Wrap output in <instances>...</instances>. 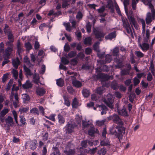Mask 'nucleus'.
Instances as JSON below:
<instances>
[{
  "mask_svg": "<svg viewBox=\"0 0 155 155\" xmlns=\"http://www.w3.org/2000/svg\"><path fill=\"white\" fill-rule=\"evenodd\" d=\"M97 61L98 63L97 65L98 66L97 68L95 69L96 72L97 73V77L98 79H101V83H103V81H107L108 80L110 79V77L107 75L101 73V72L102 71H108V67L107 65L102 64L103 62H104V61H103L102 60H97Z\"/></svg>",
  "mask_w": 155,
  "mask_h": 155,
  "instance_id": "1",
  "label": "nucleus"
},
{
  "mask_svg": "<svg viewBox=\"0 0 155 155\" xmlns=\"http://www.w3.org/2000/svg\"><path fill=\"white\" fill-rule=\"evenodd\" d=\"M143 36H139L138 39V44L139 46L144 52L148 50L149 48L150 40L149 39L150 31L147 29L145 34H143Z\"/></svg>",
  "mask_w": 155,
  "mask_h": 155,
  "instance_id": "2",
  "label": "nucleus"
},
{
  "mask_svg": "<svg viewBox=\"0 0 155 155\" xmlns=\"http://www.w3.org/2000/svg\"><path fill=\"white\" fill-rule=\"evenodd\" d=\"M146 5L149 6V8L151 9V13L148 12L146 18V21L147 25H149L154 20L155 17V10L153 9V6L151 3V0H143Z\"/></svg>",
  "mask_w": 155,
  "mask_h": 155,
  "instance_id": "3",
  "label": "nucleus"
},
{
  "mask_svg": "<svg viewBox=\"0 0 155 155\" xmlns=\"http://www.w3.org/2000/svg\"><path fill=\"white\" fill-rule=\"evenodd\" d=\"M77 74L76 73L72 71H68L66 73L67 76L71 75L68 78L66 79V80H68L69 82L72 81L73 85L77 88L80 87L82 85V83L80 81L76 80L75 76H77Z\"/></svg>",
  "mask_w": 155,
  "mask_h": 155,
  "instance_id": "4",
  "label": "nucleus"
},
{
  "mask_svg": "<svg viewBox=\"0 0 155 155\" xmlns=\"http://www.w3.org/2000/svg\"><path fill=\"white\" fill-rule=\"evenodd\" d=\"M8 25H6L4 29V31L6 35H8V38L9 41H7L6 44L7 46H10L13 45L12 43L14 41V37L11 31L8 29Z\"/></svg>",
  "mask_w": 155,
  "mask_h": 155,
  "instance_id": "5",
  "label": "nucleus"
},
{
  "mask_svg": "<svg viewBox=\"0 0 155 155\" xmlns=\"http://www.w3.org/2000/svg\"><path fill=\"white\" fill-rule=\"evenodd\" d=\"M126 13L132 27L133 25L136 28H137V24L135 19L134 17L132 11H130L128 13L127 11H126Z\"/></svg>",
  "mask_w": 155,
  "mask_h": 155,
  "instance_id": "6",
  "label": "nucleus"
},
{
  "mask_svg": "<svg viewBox=\"0 0 155 155\" xmlns=\"http://www.w3.org/2000/svg\"><path fill=\"white\" fill-rule=\"evenodd\" d=\"M114 97L113 96L108 94L107 95L106 99L104 100V101L105 103L107 106L111 109L113 108Z\"/></svg>",
  "mask_w": 155,
  "mask_h": 155,
  "instance_id": "7",
  "label": "nucleus"
},
{
  "mask_svg": "<svg viewBox=\"0 0 155 155\" xmlns=\"http://www.w3.org/2000/svg\"><path fill=\"white\" fill-rule=\"evenodd\" d=\"M109 120H112L114 122L122 126L123 125V122L120 118L119 116L116 114H114L108 117Z\"/></svg>",
  "mask_w": 155,
  "mask_h": 155,
  "instance_id": "8",
  "label": "nucleus"
},
{
  "mask_svg": "<svg viewBox=\"0 0 155 155\" xmlns=\"http://www.w3.org/2000/svg\"><path fill=\"white\" fill-rule=\"evenodd\" d=\"M76 126L73 124L68 122L64 127V129L67 134H71L74 131V128Z\"/></svg>",
  "mask_w": 155,
  "mask_h": 155,
  "instance_id": "9",
  "label": "nucleus"
},
{
  "mask_svg": "<svg viewBox=\"0 0 155 155\" xmlns=\"http://www.w3.org/2000/svg\"><path fill=\"white\" fill-rule=\"evenodd\" d=\"M70 22L72 24V26H71V25L69 23H64V25L65 26L66 30L68 31H70L72 28H76V22L74 20H70Z\"/></svg>",
  "mask_w": 155,
  "mask_h": 155,
  "instance_id": "10",
  "label": "nucleus"
},
{
  "mask_svg": "<svg viewBox=\"0 0 155 155\" xmlns=\"http://www.w3.org/2000/svg\"><path fill=\"white\" fill-rule=\"evenodd\" d=\"M8 46L9 47H8L6 49L4 52L3 56L5 60L9 58V56L13 49V45Z\"/></svg>",
  "mask_w": 155,
  "mask_h": 155,
  "instance_id": "11",
  "label": "nucleus"
},
{
  "mask_svg": "<svg viewBox=\"0 0 155 155\" xmlns=\"http://www.w3.org/2000/svg\"><path fill=\"white\" fill-rule=\"evenodd\" d=\"M116 129L118 130L119 133L116 134L115 135L120 142V140L122 139L123 137L122 133L125 132V128L121 126L120 127H117Z\"/></svg>",
  "mask_w": 155,
  "mask_h": 155,
  "instance_id": "12",
  "label": "nucleus"
},
{
  "mask_svg": "<svg viewBox=\"0 0 155 155\" xmlns=\"http://www.w3.org/2000/svg\"><path fill=\"white\" fill-rule=\"evenodd\" d=\"M94 34L95 35V37L98 39H101L104 38L105 34L101 31L94 28L93 30Z\"/></svg>",
  "mask_w": 155,
  "mask_h": 155,
  "instance_id": "13",
  "label": "nucleus"
},
{
  "mask_svg": "<svg viewBox=\"0 0 155 155\" xmlns=\"http://www.w3.org/2000/svg\"><path fill=\"white\" fill-rule=\"evenodd\" d=\"M124 27L126 29L127 33L132 36L133 35V31L129 24L125 21H123Z\"/></svg>",
  "mask_w": 155,
  "mask_h": 155,
  "instance_id": "14",
  "label": "nucleus"
},
{
  "mask_svg": "<svg viewBox=\"0 0 155 155\" xmlns=\"http://www.w3.org/2000/svg\"><path fill=\"white\" fill-rule=\"evenodd\" d=\"M6 124L8 127H12L14 124L13 118L11 116H8L5 119Z\"/></svg>",
  "mask_w": 155,
  "mask_h": 155,
  "instance_id": "15",
  "label": "nucleus"
},
{
  "mask_svg": "<svg viewBox=\"0 0 155 155\" xmlns=\"http://www.w3.org/2000/svg\"><path fill=\"white\" fill-rule=\"evenodd\" d=\"M96 106L97 107H99V110L101 111V115L105 114L106 113V111L107 109V107L103 105H99L98 104H96Z\"/></svg>",
  "mask_w": 155,
  "mask_h": 155,
  "instance_id": "16",
  "label": "nucleus"
},
{
  "mask_svg": "<svg viewBox=\"0 0 155 155\" xmlns=\"http://www.w3.org/2000/svg\"><path fill=\"white\" fill-rule=\"evenodd\" d=\"M74 125L76 126H81V122L82 119L81 116L77 115L75 117Z\"/></svg>",
  "mask_w": 155,
  "mask_h": 155,
  "instance_id": "17",
  "label": "nucleus"
},
{
  "mask_svg": "<svg viewBox=\"0 0 155 155\" xmlns=\"http://www.w3.org/2000/svg\"><path fill=\"white\" fill-rule=\"evenodd\" d=\"M12 91L10 95V99L11 100H13V99L14 96V98L15 101H19V98L18 97V94L17 92L13 93L14 88H12Z\"/></svg>",
  "mask_w": 155,
  "mask_h": 155,
  "instance_id": "18",
  "label": "nucleus"
},
{
  "mask_svg": "<svg viewBox=\"0 0 155 155\" xmlns=\"http://www.w3.org/2000/svg\"><path fill=\"white\" fill-rule=\"evenodd\" d=\"M36 92L38 95L42 96L45 94L46 91L43 88L38 87L36 89Z\"/></svg>",
  "mask_w": 155,
  "mask_h": 155,
  "instance_id": "19",
  "label": "nucleus"
},
{
  "mask_svg": "<svg viewBox=\"0 0 155 155\" xmlns=\"http://www.w3.org/2000/svg\"><path fill=\"white\" fill-rule=\"evenodd\" d=\"M116 36V31H114L109 34L108 35L106 36L105 38L106 39L111 40L115 38Z\"/></svg>",
  "mask_w": 155,
  "mask_h": 155,
  "instance_id": "20",
  "label": "nucleus"
},
{
  "mask_svg": "<svg viewBox=\"0 0 155 155\" xmlns=\"http://www.w3.org/2000/svg\"><path fill=\"white\" fill-rule=\"evenodd\" d=\"M138 21L141 22L142 26V33L143 34H145V27L146 24L145 21L142 18H139L138 19Z\"/></svg>",
  "mask_w": 155,
  "mask_h": 155,
  "instance_id": "21",
  "label": "nucleus"
},
{
  "mask_svg": "<svg viewBox=\"0 0 155 155\" xmlns=\"http://www.w3.org/2000/svg\"><path fill=\"white\" fill-rule=\"evenodd\" d=\"M100 144L101 146H108L110 145V142L106 138H102Z\"/></svg>",
  "mask_w": 155,
  "mask_h": 155,
  "instance_id": "22",
  "label": "nucleus"
},
{
  "mask_svg": "<svg viewBox=\"0 0 155 155\" xmlns=\"http://www.w3.org/2000/svg\"><path fill=\"white\" fill-rule=\"evenodd\" d=\"M33 81L34 82L37 84L40 83L39 81V76L38 74L35 73L33 75Z\"/></svg>",
  "mask_w": 155,
  "mask_h": 155,
  "instance_id": "23",
  "label": "nucleus"
},
{
  "mask_svg": "<svg viewBox=\"0 0 155 155\" xmlns=\"http://www.w3.org/2000/svg\"><path fill=\"white\" fill-rule=\"evenodd\" d=\"M118 111L119 114L122 116H127V113L126 110V109L125 107H124L121 110L118 109Z\"/></svg>",
  "mask_w": 155,
  "mask_h": 155,
  "instance_id": "24",
  "label": "nucleus"
},
{
  "mask_svg": "<svg viewBox=\"0 0 155 155\" xmlns=\"http://www.w3.org/2000/svg\"><path fill=\"white\" fill-rule=\"evenodd\" d=\"M31 87V82L29 81H27L25 84L22 85V87L24 89L29 88Z\"/></svg>",
  "mask_w": 155,
  "mask_h": 155,
  "instance_id": "25",
  "label": "nucleus"
},
{
  "mask_svg": "<svg viewBox=\"0 0 155 155\" xmlns=\"http://www.w3.org/2000/svg\"><path fill=\"white\" fill-rule=\"evenodd\" d=\"M98 132L97 129L94 127H91L88 130V134L90 135L93 136L95 133H97Z\"/></svg>",
  "mask_w": 155,
  "mask_h": 155,
  "instance_id": "26",
  "label": "nucleus"
},
{
  "mask_svg": "<svg viewBox=\"0 0 155 155\" xmlns=\"http://www.w3.org/2000/svg\"><path fill=\"white\" fill-rule=\"evenodd\" d=\"M13 65L15 68H17L19 64V61L18 58L12 60Z\"/></svg>",
  "mask_w": 155,
  "mask_h": 155,
  "instance_id": "27",
  "label": "nucleus"
},
{
  "mask_svg": "<svg viewBox=\"0 0 155 155\" xmlns=\"http://www.w3.org/2000/svg\"><path fill=\"white\" fill-rule=\"evenodd\" d=\"M52 150L53 152L51 154V155H60L58 148L56 147H53Z\"/></svg>",
  "mask_w": 155,
  "mask_h": 155,
  "instance_id": "28",
  "label": "nucleus"
},
{
  "mask_svg": "<svg viewBox=\"0 0 155 155\" xmlns=\"http://www.w3.org/2000/svg\"><path fill=\"white\" fill-rule=\"evenodd\" d=\"M87 140H85L82 141L81 143L82 147H80V151L81 152V153H82V152H83V151L82 150H83V148H86L87 147Z\"/></svg>",
  "mask_w": 155,
  "mask_h": 155,
  "instance_id": "29",
  "label": "nucleus"
},
{
  "mask_svg": "<svg viewBox=\"0 0 155 155\" xmlns=\"http://www.w3.org/2000/svg\"><path fill=\"white\" fill-rule=\"evenodd\" d=\"M64 153L67 155H73L75 153V150H74L71 149H69L68 150L66 149L64 150Z\"/></svg>",
  "mask_w": 155,
  "mask_h": 155,
  "instance_id": "30",
  "label": "nucleus"
},
{
  "mask_svg": "<svg viewBox=\"0 0 155 155\" xmlns=\"http://www.w3.org/2000/svg\"><path fill=\"white\" fill-rule=\"evenodd\" d=\"M91 38L90 37H87L85 38L84 41V43L85 44L88 45H90L91 44Z\"/></svg>",
  "mask_w": 155,
  "mask_h": 155,
  "instance_id": "31",
  "label": "nucleus"
},
{
  "mask_svg": "<svg viewBox=\"0 0 155 155\" xmlns=\"http://www.w3.org/2000/svg\"><path fill=\"white\" fill-rule=\"evenodd\" d=\"M119 48L118 47H115L113 49V55L117 57L119 55Z\"/></svg>",
  "mask_w": 155,
  "mask_h": 155,
  "instance_id": "32",
  "label": "nucleus"
},
{
  "mask_svg": "<svg viewBox=\"0 0 155 155\" xmlns=\"http://www.w3.org/2000/svg\"><path fill=\"white\" fill-rule=\"evenodd\" d=\"M56 83L57 85L60 87L63 86L64 84V81L63 79L62 78H59L56 81Z\"/></svg>",
  "mask_w": 155,
  "mask_h": 155,
  "instance_id": "33",
  "label": "nucleus"
},
{
  "mask_svg": "<svg viewBox=\"0 0 155 155\" xmlns=\"http://www.w3.org/2000/svg\"><path fill=\"white\" fill-rule=\"evenodd\" d=\"M105 88L104 86L98 87L96 90L97 93L99 94H101L103 92Z\"/></svg>",
  "mask_w": 155,
  "mask_h": 155,
  "instance_id": "34",
  "label": "nucleus"
},
{
  "mask_svg": "<svg viewBox=\"0 0 155 155\" xmlns=\"http://www.w3.org/2000/svg\"><path fill=\"white\" fill-rule=\"evenodd\" d=\"M36 141V140L32 141L30 145L31 149L33 150L35 149L37 147Z\"/></svg>",
  "mask_w": 155,
  "mask_h": 155,
  "instance_id": "35",
  "label": "nucleus"
},
{
  "mask_svg": "<svg viewBox=\"0 0 155 155\" xmlns=\"http://www.w3.org/2000/svg\"><path fill=\"white\" fill-rule=\"evenodd\" d=\"M80 105V104H79L77 99L76 98H74L72 102L73 107L76 108L78 106Z\"/></svg>",
  "mask_w": 155,
  "mask_h": 155,
  "instance_id": "36",
  "label": "nucleus"
},
{
  "mask_svg": "<svg viewBox=\"0 0 155 155\" xmlns=\"http://www.w3.org/2000/svg\"><path fill=\"white\" fill-rule=\"evenodd\" d=\"M82 94L85 97H87L90 94V91L87 89H84L82 91Z\"/></svg>",
  "mask_w": 155,
  "mask_h": 155,
  "instance_id": "37",
  "label": "nucleus"
},
{
  "mask_svg": "<svg viewBox=\"0 0 155 155\" xmlns=\"http://www.w3.org/2000/svg\"><path fill=\"white\" fill-rule=\"evenodd\" d=\"M58 118L59 123L61 124H64L65 122V120L63 117L61 115L59 114L58 115Z\"/></svg>",
  "mask_w": 155,
  "mask_h": 155,
  "instance_id": "38",
  "label": "nucleus"
},
{
  "mask_svg": "<svg viewBox=\"0 0 155 155\" xmlns=\"http://www.w3.org/2000/svg\"><path fill=\"white\" fill-rule=\"evenodd\" d=\"M97 150V147L93 148L91 149H90L88 152L87 151H85V150H84V152L86 153H89L91 154H93L95 153Z\"/></svg>",
  "mask_w": 155,
  "mask_h": 155,
  "instance_id": "39",
  "label": "nucleus"
},
{
  "mask_svg": "<svg viewBox=\"0 0 155 155\" xmlns=\"http://www.w3.org/2000/svg\"><path fill=\"white\" fill-rule=\"evenodd\" d=\"M19 77L20 79L18 80V85L19 86H21V81L22 80L23 76L22 74V71L21 70L19 72Z\"/></svg>",
  "mask_w": 155,
  "mask_h": 155,
  "instance_id": "40",
  "label": "nucleus"
},
{
  "mask_svg": "<svg viewBox=\"0 0 155 155\" xmlns=\"http://www.w3.org/2000/svg\"><path fill=\"white\" fill-rule=\"evenodd\" d=\"M111 87L114 90L118 88L117 84L116 81H113L111 84Z\"/></svg>",
  "mask_w": 155,
  "mask_h": 155,
  "instance_id": "41",
  "label": "nucleus"
},
{
  "mask_svg": "<svg viewBox=\"0 0 155 155\" xmlns=\"http://www.w3.org/2000/svg\"><path fill=\"white\" fill-rule=\"evenodd\" d=\"M63 97L64 99V104L68 107H69L70 105V103L69 100L68 98L65 96H64Z\"/></svg>",
  "mask_w": 155,
  "mask_h": 155,
  "instance_id": "42",
  "label": "nucleus"
},
{
  "mask_svg": "<svg viewBox=\"0 0 155 155\" xmlns=\"http://www.w3.org/2000/svg\"><path fill=\"white\" fill-rule=\"evenodd\" d=\"M71 0H64L63 1L62 7L64 8L67 7L69 5L68 2L70 1Z\"/></svg>",
  "mask_w": 155,
  "mask_h": 155,
  "instance_id": "43",
  "label": "nucleus"
},
{
  "mask_svg": "<svg viewBox=\"0 0 155 155\" xmlns=\"http://www.w3.org/2000/svg\"><path fill=\"white\" fill-rule=\"evenodd\" d=\"M12 73L14 78L15 80L17 79L18 76V72L15 69H13L12 71Z\"/></svg>",
  "mask_w": 155,
  "mask_h": 155,
  "instance_id": "44",
  "label": "nucleus"
},
{
  "mask_svg": "<svg viewBox=\"0 0 155 155\" xmlns=\"http://www.w3.org/2000/svg\"><path fill=\"white\" fill-rule=\"evenodd\" d=\"M12 113L13 115V117L14 118L15 122L17 124L18 123V121L17 113L16 112L15 110H13L12 111Z\"/></svg>",
  "mask_w": 155,
  "mask_h": 155,
  "instance_id": "45",
  "label": "nucleus"
},
{
  "mask_svg": "<svg viewBox=\"0 0 155 155\" xmlns=\"http://www.w3.org/2000/svg\"><path fill=\"white\" fill-rule=\"evenodd\" d=\"M8 111L9 110L8 109L4 108L1 112V115L2 117L4 116L8 112Z\"/></svg>",
  "mask_w": 155,
  "mask_h": 155,
  "instance_id": "46",
  "label": "nucleus"
},
{
  "mask_svg": "<svg viewBox=\"0 0 155 155\" xmlns=\"http://www.w3.org/2000/svg\"><path fill=\"white\" fill-rule=\"evenodd\" d=\"M25 46L27 50H30L32 48V46L31 43L29 42L25 43Z\"/></svg>",
  "mask_w": 155,
  "mask_h": 155,
  "instance_id": "47",
  "label": "nucleus"
},
{
  "mask_svg": "<svg viewBox=\"0 0 155 155\" xmlns=\"http://www.w3.org/2000/svg\"><path fill=\"white\" fill-rule=\"evenodd\" d=\"M129 71L127 69L121 70L120 71V74L121 75H127L129 74Z\"/></svg>",
  "mask_w": 155,
  "mask_h": 155,
  "instance_id": "48",
  "label": "nucleus"
},
{
  "mask_svg": "<svg viewBox=\"0 0 155 155\" xmlns=\"http://www.w3.org/2000/svg\"><path fill=\"white\" fill-rule=\"evenodd\" d=\"M67 90L68 92L71 94H73L74 93V90L71 86H68Z\"/></svg>",
  "mask_w": 155,
  "mask_h": 155,
  "instance_id": "49",
  "label": "nucleus"
},
{
  "mask_svg": "<svg viewBox=\"0 0 155 155\" xmlns=\"http://www.w3.org/2000/svg\"><path fill=\"white\" fill-rule=\"evenodd\" d=\"M105 63H109L110 62L111 60V56L109 54L106 55Z\"/></svg>",
  "mask_w": 155,
  "mask_h": 155,
  "instance_id": "50",
  "label": "nucleus"
},
{
  "mask_svg": "<svg viewBox=\"0 0 155 155\" xmlns=\"http://www.w3.org/2000/svg\"><path fill=\"white\" fill-rule=\"evenodd\" d=\"M99 42H97L95 43L93 46V47L94 50H95L97 52L99 51Z\"/></svg>",
  "mask_w": 155,
  "mask_h": 155,
  "instance_id": "51",
  "label": "nucleus"
},
{
  "mask_svg": "<svg viewBox=\"0 0 155 155\" xmlns=\"http://www.w3.org/2000/svg\"><path fill=\"white\" fill-rule=\"evenodd\" d=\"M24 68L25 71L27 74L29 75H31V73L30 70L27 68L25 64L24 65Z\"/></svg>",
  "mask_w": 155,
  "mask_h": 155,
  "instance_id": "52",
  "label": "nucleus"
},
{
  "mask_svg": "<svg viewBox=\"0 0 155 155\" xmlns=\"http://www.w3.org/2000/svg\"><path fill=\"white\" fill-rule=\"evenodd\" d=\"M20 118V121L21 124L24 125L26 123V120L25 118H24L23 116H20L19 117Z\"/></svg>",
  "mask_w": 155,
  "mask_h": 155,
  "instance_id": "53",
  "label": "nucleus"
},
{
  "mask_svg": "<svg viewBox=\"0 0 155 155\" xmlns=\"http://www.w3.org/2000/svg\"><path fill=\"white\" fill-rule=\"evenodd\" d=\"M24 101H28L30 99L29 96L26 94H23L22 95Z\"/></svg>",
  "mask_w": 155,
  "mask_h": 155,
  "instance_id": "54",
  "label": "nucleus"
},
{
  "mask_svg": "<svg viewBox=\"0 0 155 155\" xmlns=\"http://www.w3.org/2000/svg\"><path fill=\"white\" fill-rule=\"evenodd\" d=\"M139 0H132V7L134 9H135L136 8V5L138 2Z\"/></svg>",
  "mask_w": 155,
  "mask_h": 155,
  "instance_id": "55",
  "label": "nucleus"
},
{
  "mask_svg": "<svg viewBox=\"0 0 155 155\" xmlns=\"http://www.w3.org/2000/svg\"><path fill=\"white\" fill-rule=\"evenodd\" d=\"M91 24L90 23H87L86 25V29L87 32L90 33L91 30Z\"/></svg>",
  "mask_w": 155,
  "mask_h": 155,
  "instance_id": "56",
  "label": "nucleus"
},
{
  "mask_svg": "<svg viewBox=\"0 0 155 155\" xmlns=\"http://www.w3.org/2000/svg\"><path fill=\"white\" fill-rule=\"evenodd\" d=\"M76 55V52L75 51H72L70 52L68 54V56L70 58L74 57Z\"/></svg>",
  "mask_w": 155,
  "mask_h": 155,
  "instance_id": "57",
  "label": "nucleus"
},
{
  "mask_svg": "<svg viewBox=\"0 0 155 155\" xmlns=\"http://www.w3.org/2000/svg\"><path fill=\"white\" fill-rule=\"evenodd\" d=\"M56 115L55 114H51L49 116H46V117L52 121H55V119L54 117Z\"/></svg>",
  "mask_w": 155,
  "mask_h": 155,
  "instance_id": "58",
  "label": "nucleus"
},
{
  "mask_svg": "<svg viewBox=\"0 0 155 155\" xmlns=\"http://www.w3.org/2000/svg\"><path fill=\"white\" fill-rule=\"evenodd\" d=\"M149 69L150 71H151L153 75L154 74V70L153 64V62H151L150 64V65L149 68Z\"/></svg>",
  "mask_w": 155,
  "mask_h": 155,
  "instance_id": "59",
  "label": "nucleus"
},
{
  "mask_svg": "<svg viewBox=\"0 0 155 155\" xmlns=\"http://www.w3.org/2000/svg\"><path fill=\"white\" fill-rule=\"evenodd\" d=\"M135 54L138 58H142L144 56V54L140 51H136L135 52Z\"/></svg>",
  "mask_w": 155,
  "mask_h": 155,
  "instance_id": "60",
  "label": "nucleus"
},
{
  "mask_svg": "<svg viewBox=\"0 0 155 155\" xmlns=\"http://www.w3.org/2000/svg\"><path fill=\"white\" fill-rule=\"evenodd\" d=\"M98 153L99 155H104L106 153L105 150L104 148H102L98 151Z\"/></svg>",
  "mask_w": 155,
  "mask_h": 155,
  "instance_id": "61",
  "label": "nucleus"
},
{
  "mask_svg": "<svg viewBox=\"0 0 155 155\" xmlns=\"http://www.w3.org/2000/svg\"><path fill=\"white\" fill-rule=\"evenodd\" d=\"M61 62L64 64H68L69 62V61L66 58L64 57H62L61 58Z\"/></svg>",
  "mask_w": 155,
  "mask_h": 155,
  "instance_id": "62",
  "label": "nucleus"
},
{
  "mask_svg": "<svg viewBox=\"0 0 155 155\" xmlns=\"http://www.w3.org/2000/svg\"><path fill=\"white\" fill-rule=\"evenodd\" d=\"M134 85L136 86L140 82V81L137 78V77H135L133 80Z\"/></svg>",
  "mask_w": 155,
  "mask_h": 155,
  "instance_id": "63",
  "label": "nucleus"
},
{
  "mask_svg": "<svg viewBox=\"0 0 155 155\" xmlns=\"http://www.w3.org/2000/svg\"><path fill=\"white\" fill-rule=\"evenodd\" d=\"M31 113H33L34 114H36L38 115L39 114V112L38 111V109L36 108H34L31 110L30 111Z\"/></svg>",
  "mask_w": 155,
  "mask_h": 155,
  "instance_id": "64",
  "label": "nucleus"
}]
</instances>
